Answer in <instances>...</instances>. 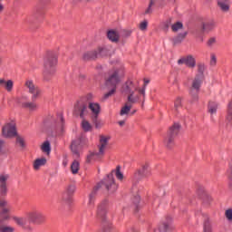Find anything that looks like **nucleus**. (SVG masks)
<instances>
[{
	"label": "nucleus",
	"mask_w": 232,
	"mask_h": 232,
	"mask_svg": "<svg viewBox=\"0 0 232 232\" xmlns=\"http://www.w3.org/2000/svg\"><path fill=\"white\" fill-rule=\"evenodd\" d=\"M8 174H0V232H15V227L8 225L10 207L5 198L8 195Z\"/></svg>",
	"instance_id": "f257e3e1"
},
{
	"label": "nucleus",
	"mask_w": 232,
	"mask_h": 232,
	"mask_svg": "<svg viewBox=\"0 0 232 232\" xmlns=\"http://www.w3.org/2000/svg\"><path fill=\"white\" fill-rule=\"evenodd\" d=\"M92 99L93 95L89 93L80 98L76 104H74L73 113L82 119L81 126L85 132L92 131V128L90 121L84 119L85 115L88 114V108L93 113L95 119H97V117H99V113H101V105L99 103L92 102Z\"/></svg>",
	"instance_id": "f03ea898"
},
{
	"label": "nucleus",
	"mask_w": 232,
	"mask_h": 232,
	"mask_svg": "<svg viewBox=\"0 0 232 232\" xmlns=\"http://www.w3.org/2000/svg\"><path fill=\"white\" fill-rule=\"evenodd\" d=\"M113 173H115L116 179L118 180H123L124 174L121 172V166H117L115 170H112L102 181H101L97 184L96 187H94L93 191L89 196V206H93V204L95 203V195L97 191H99L100 188H102V186H105L107 191H111V193H113V191H117L119 186H117V183H115Z\"/></svg>",
	"instance_id": "7ed1b4c3"
},
{
	"label": "nucleus",
	"mask_w": 232,
	"mask_h": 232,
	"mask_svg": "<svg viewBox=\"0 0 232 232\" xmlns=\"http://www.w3.org/2000/svg\"><path fill=\"white\" fill-rule=\"evenodd\" d=\"M13 220L19 226V227H22L24 231L32 232L34 231V227L31 224L41 226V224H44L46 221V217L44 216L41 211L34 209L26 213V218L14 217L13 218Z\"/></svg>",
	"instance_id": "20e7f679"
},
{
	"label": "nucleus",
	"mask_w": 232,
	"mask_h": 232,
	"mask_svg": "<svg viewBox=\"0 0 232 232\" xmlns=\"http://www.w3.org/2000/svg\"><path fill=\"white\" fill-rule=\"evenodd\" d=\"M55 66H57V53L53 51L47 52L44 59V79L50 81L55 73Z\"/></svg>",
	"instance_id": "39448f33"
},
{
	"label": "nucleus",
	"mask_w": 232,
	"mask_h": 232,
	"mask_svg": "<svg viewBox=\"0 0 232 232\" xmlns=\"http://www.w3.org/2000/svg\"><path fill=\"white\" fill-rule=\"evenodd\" d=\"M122 70H112L108 72V76L105 77V85L112 88L109 92L105 93L103 99H109L117 92V85L121 83V77H124V73L121 74Z\"/></svg>",
	"instance_id": "423d86ee"
},
{
	"label": "nucleus",
	"mask_w": 232,
	"mask_h": 232,
	"mask_svg": "<svg viewBox=\"0 0 232 232\" xmlns=\"http://www.w3.org/2000/svg\"><path fill=\"white\" fill-rule=\"evenodd\" d=\"M106 213H108V203L103 202L98 206L97 209V218L100 220V222H102L103 226V231L119 232L117 227H115L113 224H111V221L108 220Z\"/></svg>",
	"instance_id": "0eeeda50"
},
{
	"label": "nucleus",
	"mask_w": 232,
	"mask_h": 232,
	"mask_svg": "<svg viewBox=\"0 0 232 232\" xmlns=\"http://www.w3.org/2000/svg\"><path fill=\"white\" fill-rule=\"evenodd\" d=\"M108 142H110V137L109 136H100V144L98 146L99 152H90L86 158L87 164H90L99 157V155H104V151L106 150V148L108 146Z\"/></svg>",
	"instance_id": "6e6552de"
},
{
	"label": "nucleus",
	"mask_w": 232,
	"mask_h": 232,
	"mask_svg": "<svg viewBox=\"0 0 232 232\" xmlns=\"http://www.w3.org/2000/svg\"><path fill=\"white\" fill-rule=\"evenodd\" d=\"M70 148L72 155H75V157L79 159L81 157L82 150L88 148V139L84 136L76 138L72 141Z\"/></svg>",
	"instance_id": "1a4fd4ad"
},
{
	"label": "nucleus",
	"mask_w": 232,
	"mask_h": 232,
	"mask_svg": "<svg viewBox=\"0 0 232 232\" xmlns=\"http://www.w3.org/2000/svg\"><path fill=\"white\" fill-rule=\"evenodd\" d=\"M179 131H180V124L174 123L173 126H171L167 133V136L164 140V145L168 150H172V148H175V137L179 135Z\"/></svg>",
	"instance_id": "9d476101"
},
{
	"label": "nucleus",
	"mask_w": 232,
	"mask_h": 232,
	"mask_svg": "<svg viewBox=\"0 0 232 232\" xmlns=\"http://www.w3.org/2000/svg\"><path fill=\"white\" fill-rule=\"evenodd\" d=\"M137 90L138 89L135 87V83L131 80H127L122 86V92L123 93L128 94L127 101L130 104H135V102L139 101V96L133 97V95H135V91Z\"/></svg>",
	"instance_id": "9b49d317"
},
{
	"label": "nucleus",
	"mask_w": 232,
	"mask_h": 232,
	"mask_svg": "<svg viewBox=\"0 0 232 232\" xmlns=\"http://www.w3.org/2000/svg\"><path fill=\"white\" fill-rule=\"evenodd\" d=\"M44 126L48 130H53L54 131H57L59 128H61L62 131L64 130V118L63 115H60L56 118L53 116H49L45 121H44Z\"/></svg>",
	"instance_id": "f8f14e48"
},
{
	"label": "nucleus",
	"mask_w": 232,
	"mask_h": 232,
	"mask_svg": "<svg viewBox=\"0 0 232 232\" xmlns=\"http://www.w3.org/2000/svg\"><path fill=\"white\" fill-rule=\"evenodd\" d=\"M204 78L200 76H196L192 82V88L196 90V93H193V90L190 91V94L192 97L191 102H198V92H200V87L202 86V81Z\"/></svg>",
	"instance_id": "ddd939ff"
},
{
	"label": "nucleus",
	"mask_w": 232,
	"mask_h": 232,
	"mask_svg": "<svg viewBox=\"0 0 232 232\" xmlns=\"http://www.w3.org/2000/svg\"><path fill=\"white\" fill-rule=\"evenodd\" d=\"M2 133L4 137H6L7 139L17 137V128H15V125L8 123L3 127Z\"/></svg>",
	"instance_id": "4468645a"
},
{
	"label": "nucleus",
	"mask_w": 232,
	"mask_h": 232,
	"mask_svg": "<svg viewBox=\"0 0 232 232\" xmlns=\"http://www.w3.org/2000/svg\"><path fill=\"white\" fill-rule=\"evenodd\" d=\"M25 86L26 88H28L29 90V93H32V101H35L37 99V97H39V95H41V89H39V87L35 86V84H34V81L32 80H27L25 82Z\"/></svg>",
	"instance_id": "2eb2a0df"
},
{
	"label": "nucleus",
	"mask_w": 232,
	"mask_h": 232,
	"mask_svg": "<svg viewBox=\"0 0 232 232\" xmlns=\"http://www.w3.org/2000/svg\"><path fill=\"white\" fill-rule=\"evenodd\" d=\"M178 64H186L188 68H195L197 66V60L192 55H188L178 61Z\"/></svg>",
	"instance_id": "dca6fc26"
},
{
	"label": "nucleus",
	"mask_w": 232,
	"mask_h": 232,
	"mask_svg": "<svg viewBox=\"0 0 232 232\" xmlns=\"http://www.w3.org/2000/svg\"><path fill=\"white\" fill-rule=\"evenodd\" d=\"M171 229H173V227H171V218H167L166 221H162L158 227L160 232H169Z\"/></svg>",
	"instance_id": "f3484780"
},
{
	"label": "nucleus",
	"mask_w": 232,
	"mask_h": 232,
	"mask_svg": "<svg viewBox=\"0 0 232 232\" xmlns=\"http://www.w3.org/2000/svg\"><path fill=\"white\" fill-rule=\"evenodd\" d=\"M202 232H213V223L208 215L204 216Z\"/></svg>",
	"instance_id": "a211bd4d"
},
{
	"label": "nucleus",
	"mask_w": 232,
	"mask_h": 232,
	"mask_svg": "<svg viewBox=\"0 0 232 232\" xmlns=\"http://www.w3.org/2000/svg\"><path fill=\"white\" fill-rule=\"evenodd\" d=\"M107 37L111 43H118L121 39V34H119V32L111 29L107 32Z\"/></svg>",
	"instance_id": "6ab92c4d"
},
{
	"label": "nucleus",
	"mask_w": 232,
	"mask_h": 232,
	"mask_svg": "<svg viewBox=\"0 0 232 232\" xmlns=\"http://www.w3.org/2000/svg\"><path fill=\"white\" fill-rule=\"evenodd\" d=\"M216 26H217V24L213 20L204 22L202 24V32H205L208 34V33L211 32V30H215Z\"/></svg>",
	"instance_id": "aec40b11"
},
{
	"label": "nucleus",
	"mask_w": 232,
	"mask_h": 232,
	"mask_svg": "<svg viewBox=\"0 0 232 232\" xmlns=\"http://www.w3.org/2000/svg\"><path fill=\"white\" fill-rule=\"evenodd\" d=\"M150 174L151 173L150 171V165L148 164L143 165L141 169H140L136 172V175H138V177H150Z\"/></svg>",
	"instance_id": "412c9836"
},
{
	"label": "nucleus",
	"mask_w": 232,
	"mask_h": 232,
	"mask_svg": "<svg viewBox=\"0 0 232 232\" xmlns=\"http://www.w3.org/2000/svg\"><path fill=\"white\" fill-rule=\"evenodd\" d=\"M97 57H99V53H97V50H93L86 52L83 54L82 59L83 61H92L93 59H97Z\"/></svg>",
	"instance_id": "4be33fe9"
},
{
	"label": "nucleus",
	"mask_w": 232,
	"mask_h": 232,
	"mask_svg": "<svg viewBox=\"0 0 232 232\" xmlns=\"http://www.w3.org/2000/svg\"><path fill=\"white\" fill-rule=\"evenodd\" d=\"M0 85L4 86L6 92L14 90V82L12 80L5 81V79H0Z\"/></svg>",
	"instance_id": "5701e85b"
},
{
	"label": "nucleus",
	"mask_w": 232,
	"mask_h": 232,
	"mask_svg": "<svg viewBox=\"0 0 232 232\" xmlns=\"http://www.w3.org/2000/svg\"><path fill=\"white\" fill-rule=\"evenodd\" d=\"M45 165H46V158H40L34 160L33 166H34V169L37 171L41 169V166H45Z\"/></svg>",
	"instance_id": "b1692460"
},
{
	"label": "nucleus",
	"mask_w": 232,
	"mask_h": 232,
	"mask_svg": "<svg viewBox=\"0 0 232 232\" xmlns=\"http://www.w3.org/2000/svg\"><path fill=\"white\" fill-rule=\"evenodd\" d=\"M218 5L222 12H229V0H218Z\"/></svg>",
	"instance_id": "393cba45"
},
{
	"label": "nucleus",
	"mask_w": 232,
	"mask_h": 232,
	"mask_svg": "<svg viewBox=\"0 0 232 232\" xmlns=\"http://www.w3.org/2000/svg\"><path fill=\"white\" fill-rule=\"evenodd\" d=\"M217 110H218V103H217V102H209L208 104V113H210V115H215Z\"/></svg>",
	"instance_id": "a878e982"
},
{
	"label": "nucleus",
	"mask_w": 232,
	"mask_h": 232,
	"mask_svg": "<svg viewBox=\"0 0 232 232\" xmlns=\"http://www.w3.org/2000/svg\"><path fill=\"white\" fill-rule=\"evenodd\" d=\"M22 107L26 108L30 111H35V110H37V108H38L37 103H35L34 102H24V103H22Z\"/></svg>",
	"instance_id": "bb28decb"
},
{
	"label": "nucleus",
	"mask_w": 232,
	"mask_h": 232,
	"mask_svg": "<svg viewBox=\"0 0 232 232\" xmlns=\"http://www.w3.org/2000/svg\"><path fill=\"white\" fill-rule=\"evenodd\" d=\"M188 32L180 33L176 37L173 38L174 44H180L184 39H186Z\"/></svg>",
	"instance_id": "cd10ccee"
},
{
	"label": "nucleus",
	"mask_w": 232,
	"mask_h": 232,
	"mask_svg": "<svg viewBox=\"0 0 232 232\" xmlns=\"http://www.w3.org/2000/svg\"><path fill=\"white\" fill-rule=\"evenodd\" d=\"M79 169H81V163L77 160H74L71 165V171L72 175H77L79 173Z\"/></svg>",
	"instance_id": "c85d7f7f"
},
{
	"label": "nucleus",
	"mask_w": 232,
	"mask_h": 232,
	"mask_svg": "<svg viewBox=\"0 0 232 232\" xmlns=\"http://www.w3.org/2000/svg\"><path fill=\"white\" fill-rule=\"evenodd\" d=\"M41 150L44 153H46V155H50V153L52 151V147L50 146V141H48V140L44 141L42 145Z\"/></svg>",
	"instance_id": "c756f323"
},
{
	"label": "nucleus",
	"mask_w": 232,
	"mask_h": 232,
	"mask_svg": "<svg viewBox=\"0 0 232 232\" xmlns=\"http://www.w3.org/2000/svg\"><path fill=\"white\" fill-rule=\"evenodd\" d=\"M204 72H206V64L204 63H198V72L196 76L201 77L204 79Z\"/></svg>",
	"instance_id": "7c9ffc66"
},
{
	"label": "nucleus",
	"mask_w": 232,
	"mask_h": 232,
	"mask_svg": "<svg viewBox=\"0 0 232 232\" xmlns=\"http://www.w3.org/2000/svg\"><path fill=\"white\" fill-rule=\"evenodd\" d=\"M98 57H106L108 55V49L106 47H98L96 50Z\"/></svg>",
	"instance_id": "2f4dec72"
},
{
	"label": "nucleus",
	"mask_w": 232,
	"mask_h": 232,
	"mask_svg": "<svg viewBox=\"0 0 232 232\" xmlns=\"http://www.w3.org/2000/svg\"><path fill=\"white\" fill-rule=\"evenodd\" d=\"M72 196H71L70 194H67L66 191L63 193L62 200L65 204H72Z\"/></svg>",
	"instance_id": "473e14b6"
},
{
	"label": "nucleus",
	"mask_w": 232,
	"mask_h": 232,
	"mask_svg": "<svg viewBox=\"0 0 232 232\" xmlns=\"http://www.w3.org/2000/svg\"><path fill=\"white\" fill-rule=\"evenodd\" d=\"M182 28H184V24H182V22H177L171 25L172 32H179V30H182Z\"/></svg>",
	"instance_id": "72a5a7b5"
},
{
	"label": "nucleus",
	"mask_w": 232,
	"mask_h": 232,
	"mask_svg": "<svg viewBox=\"0 0 232 232\" xmlns=\"http://www.w3.org/2000/svg\"><path fill=\"white\" fill-rule=\"evenodd\" d=\"M132 203L134 204L136 208V211H139V204L140 203V196L137 195L134 196L132 198Z\"/></svg>",
	"instance_id": "f704fd0d"
},
{
	"label": "nucleus",
	"mask_w": 232,
	"mask_h": 232,
	"mask_svg": "<svg viewBox=\"0 0 232 232\" xmlns=\"http://www.w3.org/2000/svg\"><path fill=\"white\" fill-rule=\"evenodd\" d=\"M16 144H19L20 148H26V143H24V139H23L21 136L16 137Z\"/></svg>",
	"instance_id": "c9c22d12"
},
{
	"label": "nucleus",
	"mask_w": 232,
	"mask_h": 232,
	"mask_svg": "<svg viewBox=\"0 0 232 232\" xmlns=\"http://www.w3.org/2000/svg\"><path fill=\"white\" fill-rule=\"evenodd\" d=\"M139 28L141 32H146L148 30V20H143L140 23Z\"/></svg>",
	"instance_id": "e433bc0d"
},
{
	"label": "nucleus",
	"mask_w": 232,
	"mask_h": 232,
	"mask_svg": "<svg viewBox=\"0 0 232 232\" xmlns=\"http://www.w3.org/2000/svg\"><path fill=\"white\" fill-rule=\"evenodd\" d=\"M131 110V105L125 104V106L121 110V115H126L130 113Z\"/></svg>",
	"instance_id": "4c0bfd02"
},
{
	"label": "nucleus",
	"mask_w": 232,
	"mask_h": 232,
	"mask_svg": "<svg viewBox=\"0 0 232 232\" xmlns=\"http://www.w3.org/2000/svg\"><path fill=\"white\" fill-rule=\"evenodd\" d=\"M175 110H179V108H182V99L178 97L174 102Z\"/></svg>",
	"instance_id": "58836bf2"
},
{
	"label": "nucleus",
	"mask_w": 232,
	"mask_h": 232,
	"mask_svg": "<svg viewBox=\"0 0 232 232\" xmlns=\"http://www.w3.org/2000/svg\"><path fill=\"white\" fill-rule=\"evenodd\" d=\"M67 194H69L71 197H73V194L75 193V186L71 185L67 188L65 190Z\"/></svg>",
	"instance_id": "ea45409f"
},
{
	"label": "nucleus",
	"mask_w": 232,
	"mask_h": 232,
	"mask_svg": "<svg viewBox=\"0 0 232 232\" xmlns=\"http://www.w3.org/2000/svg\"><path fill=\"white\" fill-rule=\"evenodd\" d=\"M136 92H138V93H140V95H142L143 101H144V99H146V88L142 87V88L139 89V87H137Z\"/></svg>",
	"instance_id": "a19ab883"
},
{
	"label": "nucleus",
	"mask_w": 232,
	"mask_h": 232,
	"mask_svg": "<svg viewBox=\"0 0 232 232\" xmlns=\"http://www.w3.org/2000/svg\"><path fill=\"white\" fill-rule=\"evenodd\" d=\"M225 216H226V218H227V220H229V222H232V209L231 208H228L226 210Z\"/></svg>",
	"instance_id": "79ce46f5"
},
{
	"label": "nucleus",
	"mask_w": 232,
	"mask_h": 232,
	"mask_svg": "<svg viewBox=\"0 0 232 232\" xmlns=\"http://www.w3.org/2000/svg\"><path fill=\"white\" fill-rule=\"evenodd\" d=\"M217 65V56L215 53L210 54V66H216Z\"/></svg>",
	"instance_id": "37998d69"
},
{
	"label": "nucleus",
	"mask_w": 232,
	"mask_h": 232,
	"mask_svg": "<svg viewBox=\"0 0 232 232\" xmlns=\"http://www.w3.org/2000/svg\"><path fill=\"white\" fill-rule=\"evenodd\" d=\"M155 5V0H150L149 4V7L145 11V14H151V6Z\"/></svg>",
	"instance_id": "c03bdc74"
},
{
	"label": "nucleus",
	"mask_w": 232,
	"mask_h": 232,
	"mask_svg": "<svg viewBox=\"0 0 232 232\" xmlns=\"http://www.w3.org/2000/svg\"><path fill=\"white\" fill-rule=\"evenodd\" d=\"M3 148H5V141L0 140V155H5V150H3Z\"/></svg>",
	"instance_id": "a18cd8bd"
},
{
	"label": "nucleus",
	"mask_w": 232,
	"mask_h": 232,
	"mask_svg": "<svg viewBox=\"0 0 232 232\" xmlns=\"http://www.w3.org/2000/svg\"><path fill=\"white\" fill-rule=\"evenodd\" d=\"M46 5H50V0H40V6H46Z\"/></svg>",
	"instance_id": "49530a36"
},
{
	"label": "nucleus",
	"mask_w": 232,
	"mask_h": 232,
	"mask_svg": "<svg viewBox=\"0 0 232 232\" xmlns=\"http://www.w3.org/2000/svg\"><path fill=\"white\" fill-rule=\"evenodd\" d=\"M215 43H217V40L215 38H210L208 41V46H213V44H215Z\"/></svg>",
	"instance_id": "de8ad7c7"
},
{
	"label": "nucleus",
	"mask_w": 232,
	"mask_h": 232,
	"mask_svg": "<svg viewBox=\"0 0 232 232\" xmlns=\"http://www.w3.org/2000/svg\"><path fill=\"white\" fill-rule=\"evenodd\" d=\"M143 82H144V83H143V88H147V86H148V84H150V79H148V78H144L143 79Z\"/></svg>",
	"instance_id": "09e8293b"
},
{
	"label": "nucleus",
	"mask_w": 232,
	"mask_h": 232,
	"mask_svg": "<svg viewBox=\"0 0 232 232\" xmlns=\"http://www.w3.org/2000/svg\"><path fill=\"white\" fill-rule=\"evenodd\" d=\"M127 232H139V230H137L135 227H131L130 228H129L127 230Z\"/></svg>",
	"instance_id": "8fccbe9b"
},
{
	"label": "nucleus",
	"mask_w": 232,
	"mask_h": 232,
	"mask_svg": "<svg viewBox=\"0 0 232 232\" xmlns=\"http://www.w3.org/2000/svg\"><path fill=\"white\" fill-rule=\"evenodd\" d=\"M118 124H119L120 126H124V124H126V121H118Z\"/></svg>",
	"instance_id": "3c124183"
},
{
	"label": "nucleus",
	"mask_w": 232,
	"mask_h": 232,
	"mask_svg": "<svg viewBox=\"0 0 232 232\" xmlns=\"http://www.w3.org/2000/svg\"><path fill=\"white\" fill-rule=\"evenodd\" d=\"M101 126H102V125H101L100 121H95V127H96V128H101Z\"/></svg>",
	"instance_id": "603ef678"
},
{
	"label": "nucleus",
	"mask_w": 232,
	"mask_h": 232,
	"mask_svg": "<svg viewBox=\"0 0 232 232\" xmlns=\"http://www.w3.org/2000/svg\"><path fill=\"white\" fill-rule=\"evenodd\" d=\"M3 10H5V5H3V4H0V13L3 12Z\"/></svg>",
	"instance_id": "864d4df0"
},
{
	"label": "nucleus",
	"mask_w": 232,
	"mask_h": 232,
	"mask_svg": "<svg viewBox=\"0 0 232 232\" xmlns=\"http://www.w3.org/2000/svg\"><path fill=\"white\" fill-rule=\"evenodd\" d=\"M127 35H131V31H127Z\"/></svg>",
	"instance_id": "5fc2aeb1"
},
{
	"label": "nucleus",
	"mask_w": 232,
	"mask_h": 232,
	"mask_svg": "<svg viewBox=\"0 0 232 232\" xmlns=\"http://www.w3.org/2000/svg\"><path fill=\"white\" fill-rule=\"evenodd\" d=\"M1 63H3V58H1V56H0V64H1Z\"/></svg>",
	"instance_id": "6e6d98bb"
}]
</instances>
